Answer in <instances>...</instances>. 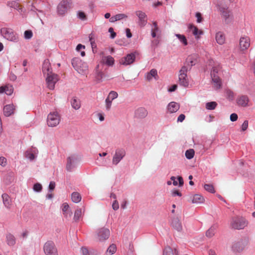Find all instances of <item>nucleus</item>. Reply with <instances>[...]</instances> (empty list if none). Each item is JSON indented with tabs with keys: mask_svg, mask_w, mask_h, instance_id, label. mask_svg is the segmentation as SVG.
<instances>
[{
	"mask_svg": "<svg viewBox=\"0 0 255 255\" xmlns=\"http://www.w3.org/2000/svg\"><path fill=\"white\" fill-rule=\"evenodd\" d=\"M0 33L4 38L8 41L13 42L19 41L18 35L11 28L3 27L0 29Z\"/></svg>",
	"mask_w": 255,
	"mask_h": 255,
	"instance_id": "obj_1",
	"label": "nucleus"
},
{
	"mask_svg": "<svg viewBox=\"0 0 255 255\" xmlns=\"http://www.w3.org/2000/svg\"><path fill=\"white\" fill-rule=\"evenodd\" d=\"M219 11L223 21L225 24H229L233 20V15L232 11L227 6H220Z\"/></svg>",
	"mask_w": 255,
	"mask_h": 255,
	"instance_id": "obj_2",
	"label": "nucleus"
},
{
	"mask_svg": "<svg viewBox=\"0 0 255 255\" xmlns=\"http://www.w3.org/2000/svg\"><path fill=\"white\" fill-rule=\"evenodd\" d=\"M61 121V116L57 111L51 112L47 117V124L48 127H55Z\"/></svg>",
	"mask_w": 255,
	"mask_h": 255,
	"instance_id": "obj_3",
	"label": "nucleus"
},
{
	"mask_svg": "<svg viewBox=\"0 0 255 255\" xmlns=\"http://www.w3.org/2000/svg\"><path fill=\"white\" fill-rule=\"evenodd\" d=\"M248 224V221L242 217H234L231 222L232 228L237 230L243 229L247 226Z\"/></svg>",
	"mask_w": 255,
	"mask_h": 255,
	"instance_id": "obj_4",
	"label": "nucleus"
},
{
	"mask_svg": "<svg viewBox=\"0 0 255 255\" xmlns=\"http://www.w3.org/2000/svg\"><path fill=\"white\" fill-rule=\"evenodd\" d=\"M220 70V66L217 65L213 67L212 70L211 72V76L214 83V86L216 89L221 88L222 86L221 81L218 74Z\"/></svg>",
	"mask_w": 255,
	"mask_h": 255,
	"instance_id": "obj_5",
	"label": "nucleus"
},
{
	"mask_svg": "<svg viewBox=\"0 0 255 255\" xmlns=\"http://www.w3.org/2000/svg\"><path fill=\"white\" fill-rule=\"evenodd\" d=\"M189 67H182L179 71L178 76V83L184 87H187L189 85V80L187 76V72L189 71Z\"/></svg>",
	"mask_w": 255,
	"mask_h": 255,
	"instance_id": "obj_6",
	"label": "nucleus"
},
{
	"mask_svg": "<svg viewBox=\"0 0 255 255\" xmlns=\"http://www.w3.org/2000/svg\"><path fill=\"white\" fill-rule=\"evenodd\" d=\"M72 64L75 70L81 74H85L88 71V66L85 63L78 58L73 59Z\"/></svg>",
	"mask_w": 255,
	"mask_h": 255,
	"instance_id": "obj_7",
	"label": "nucleus"
},
{
	"mask_svg": "<svg viewBox=\"0 0 255 255\" xmlns=\"http://www.w3.org/2000/svg\"><path fill=\"white\" fill-rule=\"evenodd\" d=\"M43 251L46 255H58L57 248L52 241H47L45 243Z\"/></svg>",
	"mask_w": 255,
	"mask_h": 255,
	"instance_id": "obj_8",
	"label": "nucleus"
},
{
	"mask_svg": "<svg viewBox=\"0 0 255 255\" xmlns=\"http://www.w3.org/2000/svg\"><path fill=\"white\" fill-rule=\"evenodd\" d=\"M46 82L47 87L50 90H53L55 88V85L59 80V77L55 73H49L46 76Z\"/></svg>",
	"mask_w": 255,
	"mask_h": 255,
	"instance_id": "obj_9",
	"label": "nucleus"
},
{
	"mask_svg": "<svg viewBox=\"0 0 255 255\" xmlns=\"http://www.w3.org/2000/svg\"><path fill=\"white\" fill-rule=\"evenodd\" d=\"M110 235V231L108 228H102L97 231V239L98 241L103 242L107 240Z\"/></svg>",
	"mask_w": 255,
	"mask_h": 255,
	"instance_id": "obj_10",
	"label": "nucleus"
},
{
	"mask_svg": "<svg viewBox=\"0 0 255 255\" xmlns=\"http://www.w3.org/2000/svg\"><path fill=\"white\" fill-rule=\"evenodd\" d=\"M70 0H63L58 5L57 11L59 14L63 15L69 7Z\"/></svg>",
	"mask_w": 255,
	"mask_h": 255,
	"instance_id": "obj_11",
	"label": "nucleus"
},
{
	"mask_svg": "<svg viewBox=\"0 0 255 255\" xmlns=\"http://www.w3.org/2000/svg\"><path fill=\"white\" fill-rule=\"evenodd\" d=\"M125 155L126 151L125 150L123 149H117L113 158V164L117 165Z\"/></svg>",
	"mask_w": 255,
	"mask_h": 255,
	"instance_id": "obj_12",
	"label": "nucleus"
},
{
	"mask_svg": "<svg viewBox=\"0 0 255 255\" xmlns=\"http://www.w3.org/2000/svg\"><path fill=\"white\" fill-rule=\"evenodd\" d=\"M135 53H131L121 58L120 60V63L125 66L130 65L135 61Z\"/></svg>",
	"mask_w": 255,
	"mask_h": 255,
	"instance_id": "obj_13",
	"label": "nucleus"
},
{
	"mask_svg": "<svg viewBox=\"0 0 255 255\" xmlns=\"http://www.w3.org/2000/svg\"><path fill=\"white\" fill-rule=\"evenodd\" d=\"M78 160L77 156L73 154L69 156L67 158L66 169L68 171H71L73 168L74 167L75 164L76 163Z\"/></svg>",
	"mask_w": 255,
	"mask_h": 255,
	"instance_id": "obj_14",
	"label": "nucleus"
},
{
	"mask_svg": "<svg viewBox=\"0 0 255 255\" xmlns=\"http://www.w3.org/2000/svg\"><path fill=\"white\" fill-rule=\"evenodd\" d=\"M136 15L139 19V24L140 26H144L147 23V16L144 12L142 11L138 10L135 12Z\"/></svg>",
	"mask_w": 255,
	"mask_h": 255,
	"instance_id": "obj_15",
	"label": "nucleus"
},
{
	"mask_svg": "<svg viewBox=\"0 0 255 255\" xmlns=\"http://www.w3.org/2000/svg\"><path fill=\"white\" fill-rule=\"evenodd\" d=\"M250 45V39L248 37H243L240 38V47L241 50L247 49Z\"/></svg>",
	"mask_w": 255,
	"mask_h": 255,
	"instance_id": "obj_16",
	"label": "nucleus"
},
{
	"mask_svg": "<svg viewBox=\"0 0 255 255\" xmlns=\"http://www.w3.org/2000/svg\"><path fill=\"white\" fill-rule=\"evenodd\" d=\"M148 115L147 110L142 107L136 109L134 113V116L136 118L143 119L145 118Z\"/></svg>",
	"mask_w": 255,
	"mask_h": 255,
	"instance_id": "obj_17",
	"label": "nucleus"
},
{
	"mask_svg": "<svg viewBox=\"0 0 255 255\" xmlns=\"http://www.w3.org/2000/svg\"><path fill=\"white\" fill-rule=\"evenodd\" d=\"M197 55H192L188 57L186 59V63L183 67H189V70L191 69V67L196 63Z\"/></svg>",
	"mask_w": 255,
	"mask_h": 255,
	"instance_id": "obj_18",
	"label": "nucleus"
},
{
	"mask_svg": "<svg viewBox=\"0 0 255 255\" xmlns=\"http://www.w3.org/2000/svg\"><path fill=\"white\" fill-rule=\"evenodd\" d=\"M15 107L13 104H9L3 107V114L5 116L9 117L14 113Z\"/></svg>",
	"mask_w": 255,
	"mask_h": 255,
	"instance_id": "obj_19",
	"label": "nucleus"
},
{
	"mask_svg": "<svg viewBox=\"0 0 255 255\" xmlns=\"http://www.w3.org/2000/svg\"><path fill=\"white\" fill-rule=\"evenodd\" d=\"M42 72L43 74L45 76L48 75L49 73H53L51 71L50 63L48 60H44L43 62Z\"/></svg>",
	"mask_w": 255,
	"mask_h": 255,
	"instance_id": "obj_20",
	"label": "nucleus"
},
{
	"mask_svg": "<svg viewBox=\"0 0 255 255\" xmlns=\"http://www.w3.org/2000/svg\"><path fill=\"white\" fill-rule=\"evenodd\" d=\"M180 108L179 104L174 102H170L167 106V111L169 113H174L176 112Z\"/></svg>",
	"mask_w": 255,
	"mask_h": 255,
	"instance_id": "obj_21",
	"label": "nucleus"
},
{
	"mask_svg": "<svg viewBox=\"0 0 255 255\" xmlns=\"http://www.w3.org/2000/svg\"><path fill=\"white\" fill-rule=\"evenodd\" d=\"M172 227L178 232L182 230V223L178 218H174L172 222Z\"/></svg>",
	"mask_w": 255,
	"mask_h": 255,
	"instance_id": "obj_22",
	"label": "nucleus"
},
{
	"mask_svg": "<svg viewBox=\"0 0 255 255\" xmlns=\"http://www.w3.org/2000/svg\"><path fill=\"white\" fill-rule=\"evenodd\" d=\"M13 92V88L11 85L0 87V94L5 93L7 95H11Z\"/></svg>",
	"mask_w": 255,
	"mask_h": 255,
	"instance_id": "obj_23",
	"label": "nucleus"
},
{
	"mask_svg": "<svg viewBox=\"0 0 255 255\" xmlns=\"http://www.w3.org/2000/svg\"><path fill=\"white\" fill-rule=\"evenodd\" d=\"M188 28L192 31L193 34L197 38H199L200 35L203 33L201 30L198 29L197 27L195 26L193 24H190L188 26Z\"/></svg>",
	"mask_w": 255,
	"mask_h": 255,
	"instance_id": "obj_24",
	"label": "nucleus"
},
{
	"mask_svg": "<svg viewBox=\"0 0 255 255\" xmlns=\"http://www.w3.org/2000/svg\"><path fill=\"white\" fill-rule=\"evenodd\" d=\"M249 99L247 96H241L237 99V103L239 105L246 107L248 105Z\"/></svg>",
	"mask_w": 255,
	"mask_h": 255,
	"instance_id": "obj_25",
	"label": "nucleus"
},
{
	"mask_svg": "<svg viewBox=\"0 0 255 255\" xmlns=\"http://www.w3.org/2000/svg\"><path fill=\"white\" fill-rule=\"evenodd\" d=\"M154 77L155 79H157L158 77L157 71L155 69H151L149 72L147 73L146 75V79L149 81Z\"/></svg>",
	"mask_w": 255,
	"mask_h": 255,
	"instance_id": "obj_26",
	"label": "nucleus"
},
{
	"mask_svg": "<svg viewBox=\"0 0 255 255\" xmlns=\"http://www.w3.org/2000/svg\"><path fill=\"white\" fill-rule=\"evenodd\" d=\"M102 62L108 66H113L114 64V59L111 56H107L103 57Z\"/></svg>",
	"mask_w": 255,
	"mask_h": 255,
	"instance_id": "obj_27",
	"label": "nucleus"
},
{
	"mask_svg": "<svg viewBox=\"0 0 255 255\" xmlns=\"http://www.w3.org/2000/svg\"><path fill=\"white\" fill-rule=\"evenodd\" d=\"M216 40L219 44L222 45L224 44L225 41L224 34L221 32L217 33L216 35Z\"/></svg>",
	"mask_w": 255,
	"mask_h": 255,
	"instance_id": "obj_28",
	"label": "nucleus"
},
{
	"mask_svg": "<svg viewBox=\"0 0 255 255\" xmlns=\"http://www.w3.org/2000/svg\"><path fill=\"white\" fill-rule=\"evenodd\" d=\"M204 197L200 194H195L193 198L192 202L196 204L202 203L204 202Z\"/></svg>",
	"mask_w": 255,
	"mask_h": 255,
	"instance_id": "obj_29",
	"label": "nucleus"
},
{
	"mask_svg": "<svg viewBox=\"0 0 255 255\" xmlns=\"http://www.w3.org/2000/svg\"><path fill=\"white\" fill-rule=\"evenodd\" d=\"M71 106L75 110H78L81 107V103L79 100L74 98L71 100Z\"/></svg>",
	"mask_w": 255,
	"mask_h": 255,
	"instance_id": "obj_30",
	"label": "nucleus"
},
{
	"mask_svg": "<svg viewBox=\"0 0 255 255\" xmlns=\"http://www.w3.org/2000/svg\"><path fill=\"white\" fill-rule=\"evenodd\" d=\"M177 251L176 249L174 250V252L170 247H166L164 251L163 255H174V254H177Z\"/></svg>",
	"mask_w": 255,
	"mask_h": 255,
	"instance_id": "obj_31",
	"label": "nucleus"
},
{
	"mask_svg": "<svg viewBox=\"0 0 255 255\" xmlns=\"http://www.w3.org/2000/svg\"><path fill=\"white\" fill-rule=\"evenodd\" d=\"M175 36L179 39L180 42L184 46H186L188 44L187 40L185 35L180 34H176Z\"/></svg>",
	"mask_w": 255,
	"mask_h": 255,
	"instance_id": "obj_32",
	"label": "nucleus"
},
{
	"mask_svg": "<svg viewBox=\"0 0 255 255\" xmlns=\"http://www.w3.org/2000/svg\"><path fill=\"white\" fill-rule=\"evenodd\" d=\"M117 247L115 244H112L109 246L106 253V255H112L116 253Z\"/></svg>",
	"mask_w": 255,
	"mask_h": 255,
	"instance_id": "obj_33",
	"label": "nucleus"
},
{
	"mask_svg": "<svg viewBox=\"0 0 255 255\" xmlns=\"http://www.w3.org/2000/svg\"><path fill=\"white\" fill-rule=\"evenodd\" d=\"M84 211H83L82 209L78 208L76 210L73 219L75 222H77L80 218L82 216V213Z\"/></svg>",
	"mask_w": 255,
	"mask_h": 255,
	"instance_id": "obj_34",
	"label": "nucleus"
},
{
	"mask_svg": "<svg viewBox=\"0 0 255 255\" xmlns=\"http://www.w3.org/2000/svg\"><path fill=\"white\" fill-rule=\"evenodd\" d=\"M3 203L5 207H9L10 205V200L9 196L6 194L2 195Z\"/></svg>",
	"mask_w": 255,
	"mask_h": 255,
	"instance_id": "obj_35",
	"label": "nucleus"
},
{
	"mask_svg": "<svg viewBox=\"0 0 255 255\" xmlns=\"http://www.w3.org/2000/svg\"><path fill=\"white\" fill-rule=\"evenodd\" d=\"M71 199L75 203H78L81 200V196L78 192H73L71 195Z\"/></svg>",
	"mask_w": 255,
	"mask_h": 255,
	"instance_id": "obj_36",
	"label": "nucleus"
},
{
	"mask_svg": "<svg viewBox=\"0 0 255 255\" xmlns=\"http://www.w3.org/2000/svg\"><path fill=\"white\" fill-rule=\"evenodd\" d=\"M6 241L9 246H13L15 243V238L11 234H8L6 235Z\"/></svg>",
	"mask_w": 255,
	"mask_h": 255,
	"instance_id": "obj_37",
	"label": "nucleus"
},
{
	"mask_svg": "<svg viewBox=\"0 0 255 255\" xmlns=\"http://www.w3.org/2000/svg\"><path fill=\"white\" fill-rule=\"evenodd\" d=\"M159 31V28L157 26V22L154 21L152 23L151 27V36L152 37H155L156 35V32Z\"/></svg>",
	"mask_w": 255,
	"mask_h": 255,
	"instance_id": "obj_38",
	"label": "nucleus"
},
{
	"mask_svg": "<svg viewBox=\"0 0 255 255\" xmlns=\"http://www.w3.org/2000/svg\"><path fill=\"white\" fill-rule=\"evenodd\" d=\"M7 5L10 7H13L16 9H20L21 8L20 7V5L14 1H9L7 3Z\"/></svg>",
	"mask_w": 255,
	"mask_h": 255,
	"instance_id": "obj_39",
	"label": "nucleus"
},
{
	"mask_svg": "<svg viewBox=\"0 0 255 255\" xmlns=\"http://www.w3.org/2000/svg\"><path fill=\"white\" fill-rule=\"evenodd\" d=\"M217 106V103L216 102H211L206 104V108L209 110H214Z\"/></svg>",
	"mask_w": 255,
	"mask_h": 255,
	"instance_id": "obj_40",
	"label": "nucleus"
},
{
	"mask_svg": "<svg viewBox=\"0 0 255 255\" xmlns=\"http://www.w3.org/2000/svg\"><path fill=\"white\" fill-rule=\"evenodd\" d=\"M216 229L215 226H212L207 232L206 233V236L209 238L212 237L214 234L215 232Z\"/></svg>",
	"mask_w": 255,
	"mask_h": 255,
	"instance_id": "obj_41",
	"label": "nucleus"
},
{
	"mask_svg": "<svg viewBox=\"0 0 255 255\" xmlns=\"http://www.w3.org/2000/svg\"><path fill=\"white\" fill-rule=\"evenodd\" d=\"M194 154L195 152L193 149H188L185 152L186 157L188 159H191L193 158Z\"/></svg>",
	"mask_w": 255,
	"mask_h": 255,
	"instance_id": "obj_42",
	"label": "nucleus"
},
{
	"mask_svg": "<svg viewBox=\"0 0 255 255\" xmlns=\"http://www.w3.org/2000/svg\"><path fill=\"white\" fill-rule=\"evenodd\" d=\"M204 189L212 193H213L215 192L214 186L212 184H206L204 185Z\"/></svg>",
	"mask_w": 255,
	"mask_h": 255,
	"instance_id": "obj_43",
	"label": "nucleus"
},
{
	"mask_svg": "<svg viewBox=\"0 0 255 255\" xmlns=\"http://www.w3.org/2000/svg\"><path fill=\"white\" fill-rule=\"evenodd\" d=\"M118 94L116 92L112 91L109 94L108 98H109V99H110L111 100H113L116 99L118 97Z\"/></svg>",
	"mask_w": 255,
	"mask_h": 255,
	"instance_id": "obj_44",
	"label": "nucleus"
},
{
	"mask_svg": "<svg viewBox=\"0 0 255 255\" xmlns=\"http://www.w3.org/2000/svg\"><path fill=\"white\" fill-rule=\"evenodd\" d=\"M128 18V15L124 13H119L116 15V18L117 21Z\"/></svg>",
	"mask_w": 255,
	"mask_h": 255,
	"instance_id": "obj_45",
	"label": "nucleus"
},
{
	"mask_svg": "<svg viewBox=\"0 0 255 255\" xmlns=\"http://www.w3.org/2000/svg\"><path fill=\"white\" fill-rule=\"evenodd\" d=\"M113 100H111L109 98H107L106 99V107L107 110H109L111 109Z\"/></svg>",
	"mask_w": 255,
	"mask_h": 255,
	"instance_id": "obj_46",
	"label": "nucleus"
},
{
	"mask_svg": "<svg viewBox=\"0 0 255 255\" xmlns=\"http://www.w3.org/2000/svg\"><path fill=\"white\" fill-rule=\"evenodd\" d=\"M32 32L31 30H26L24 32V35L25 39H30L32 36Z\"/></svg>",
	"mask_w": 255,
	"mask_h": 255,
	"instance_id": "obj_47",
	"label": "nucleus"
},
{
	"mask_svg": "<svg viewBox=\"0 0 255 255\" xmlns=\"http://www.w3.org/2000/svg\"><path fill=\"white\" fill-rule=\"evenodd\" d=\"M33 190L39 192L42 190V185L39 183H36L33 186Z\"/></svg>",
	"mask_w": 255,
	"mask_h": 255,
	"instance_id": "obj_48",
	"label": "nucleus"
},
{
	"mask_svg": "<svg viewBox=\"0 0 255 255\" xmlns=\"http://www.w3.org/2000/svg\"><path fill=\"white\" fill-rule=\"evenodd\" d=\"M240 245V243H235L233 246H232V248H233V249L235 251H237V252H239L240 250H242V248H238V246Z\"/></svg>",
	"mask_w": 255,
	"mask_h": 255,
	"instance_id": "obj_49",
	"label": "nucleus"
},
{
	"mask_svg": "<svg viewBox=\"0 0 255 255\" xmlns=\"http://www.w3.org/2000/svg\"><path fill=\"white\" fill-rule=\"evenodd\" d=\"M89 40H90L92 48L96 47V43L95 42V40H94L93 35L91 34L90 35V36H89Z\"/></svg>",
	"mask_w": 255,
	"mask_h": 255,
	"instance_id": "obj_50",
	"label": "nucleus"
},
{
	"mask_svg": "<svg viewBox=\"0 0 255 255\" xmlns=\"http://www.w3.org/2000/svg\"><path fill=\"white\" fill-rule=\"evenodd\" d=\"M78 17L80 19H81L83 20L86 19V15L84 12H83L82 11H79L78 13Z\"/></svg>",
	"mask_w": 255,
	"mask_h": 255,
	"instance_id": "obj_51",
	"label": "nucleus"
},
{
	"mask_svg": "<svg viewBox=\"0 0 255 255\" xmlns=\"http://www.w3.org/2000/svg\"><path fill=\"white\" fill-rule=\"evenodd\" d=\"M81 251L83 255H91L90 253L89 252L88 249L85 247H82L81 249Z\"/></svg>",
	"mask_w": 255,
	"mask_h": 255,
	"instance_id": "obj_52",
	"label": "nucleus"
},
{
	"mask_svg": "<svg viewBox=\"0 0 255 255\" xmlns=\"http://www.w3.org/2000/svg\"><path fill=\"white\" fill-rule=\"evenodd\" d=\"M195 16H196V17L197 18V22L198 23L201 22L202 21V17L201 13L199 12H196Z\"/></svg>",
	"mask_w": 255,
	"mask_h": 255,
	"instance_id": "obj_53",
	"label": "nucleus"
},
{
	"mask_svg": "<svg viewBox=\"0 0 255 255\" xmlns=\"http://www.w3.org/2000/svg\"><path fill=\"white\" fill-rule=\"evenodd\" d=\"M26 157L30 160H33L35 158L34 154L31 152H27L26 154Z\"/></svg>",
	"mask_w": 255,
	"mask_h": 255,
	"instance_id": "obj_54",
	"label": "nucleus"
},
{
	"mask_svg": "<svg viewBox=\"0 0 255 255\" xmlns=\"http://www.w3.org/2000/svg\"><path fill=\"white\" fill-rule=\"evenodd\" d=\"M112 208L114 210H117L119 208V203L117 200H115L112 204Z\"/></svg>",
	"mask_w": 255,
	"mask_h": 255,
	"instance_id": "obj_55",
	"label": "nucleus"
},
{
	"mask_svg": "<svg viewBox=\"0 0 255 255\" xmlns=\"http://www.w3.org/2000/svg\"><path fill=\"white\" fill-rule=\"evenodd\" d=\"M63 214L65 218H70L72 215V212L70 210H68L66 212H63Z\"/></svg>",
	"mask_w": 255,
	"mask_h": 255,
	"instance_id": "obj_56",
	"label": "nucleus"
},
{
	"mask_svg": "<svg viewBox=\"0 0 255 255\" xmlns=\"http://www.w3.org/2000/svg\"><path fill=\"white\" fill-rule=\"evenodd\" d=\"M109 32L111 33V38L114 39L116 36V33L114 32L113 28H109Z\"/></svg>",
	"mask_w": 255,
	"mask_h": 255,
	"instance_id": "obj_57",
	"label": "nucleus"
},
{
	"mask_svg": "<svg viewBox=\"0 0 255 255\" xmlns=\"http://www.w3.org/2000/svg\"><path fill=\"white\" fill-rule=\"evenodd\" d=\"M6 164V159L4 157H0V165L5 166Z\"/></svg>",
	"mask_w": 255,
	"mask_h": 255,
	"instance_id": "obj_58",
	"label": "nucleus"
},
{
	"mask_svg": "<svg viewBox=\"0 0 255 255\" xmlns=\"http://www.w3.org/2000/svg\"><path fill=\"white\" fill-rule=\"evenodd\" d=\"M238 115L235 113L232 114L230 115V120L232 122L236 121L238 119Z\"/></svg>",
	"mask_w": 255,
	"mask_h": 255,
	"instance_id": "obj_59",
	"label": "nucleus"
},
{
	"mask_svg": "<svg viewBox=\"0 0 255 255\" xmlns=\"http://www.w3.org/2000/svg\"><path fill=\"white\" fill-rule=\"evenodd\" d=\"M248 127V121H245L242 125V129L243 131L246 130Z\"/></svg>",
	"mask_w": 255,
	"mask_h": 255,
	"instance_id": "obj_60",
	"label": "nucleus"
},
{
	"mask_svg": "<svg viewBox=\"0 0 255 255\" xmlns=\"http://www.w3.org/2000/svg\"><path fill=\"white\" fill-rule=\"evenodd\" d=\"M227 95L229 99L232 100L234 98V93L232 91L227 90Z\"/></svg>",
	"mask_w": 255,
	"mask_h": 255,
	"instance_id": "obj_61",
	"label": "nucleus"
},
{
	"mask_svg": "<svg viewBox=\"0 0 255 255\" xmlns=\"http://www.w3.org/2000/svg\"><path fill=\"white\" fill-rule=\"evenodd\" d=\"M172 196L174 197L176 196H178L180 197L182 196V194L178 190H176L172 191Z\"/></svg>",
	"mask_w": 255,
	"mask_h": 255,
	"instance_id": "obj_62",
	"label": "nucleus"
},
{
	"mask_svg": "<svg viewBox=\"0 0 255 255\" xmlns=\"http://www.w3.org/2000/svg\"><path fill=\"white\" fill-rule=\"evenodd\" d=\"M69 206L68 204L66 203H65L62 205V212H66L67 211L69 210Z\"/></svg>",
	"mask_w": 255,
	"mask_h": 255,
	"instance_id": "obj_63",
	"label": "nucleus"
},
{
	"mask_svg": "<svg viewBox=\"0 0 255 255\" xmlns=\"http://www.w3.org/2000/svg\"><path fill=\"white\" fill-rule=\"evenodd\" d=\"M185 119V116L184 114H181L177 118V122H182Z\"/></svg>",
	"mask_w": 255,
	"mask_h": 255,
	"instance_id": "obj_64",
	"label": "nucleus"
}]
</instances>
